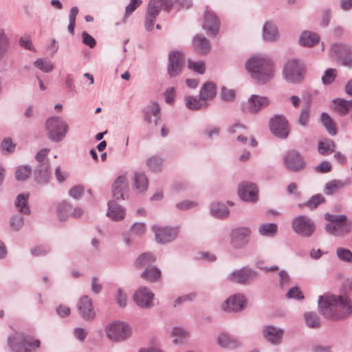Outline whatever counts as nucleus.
<instances>
[{"label": "nucleus", "instance_id": "5fc2aeb1", "mask_svg": "<svg viewBox=\"0 0 352 352\" xmlns=\"http://www.w3.org/2000/svg\"><path fill=\"white\" fill-rule=\"evenodd\" d=\"M162 160L158 156H153L146 160V165L152 171H160Z\"/></svg>", "mask_w": 352, "mask_h": 352}, {"label": "nucleus", "instance_id": "6e6552de", "mask_svg": "<svg viewBox=\"0 0 352 352\" xmlns=\"http://www.w3.org/2000/svg\"><path fill=\"white\" fill-rule=\"evenodd\" d=\"M107 336L113 341H122L129 337L131 334L130 327L120 321L113 322L106 327Z\"/></svg>", "mask_w": 352, "mask_h": 352}, {"label": "nucleus", "instance_id": "f3484780", "mask_svg": "<svg viewBox=\"0 0 352 352\" xmlns=\"http://www.w3.org/2000/svg\"><path fill=\"white\" fill-rule=\"evenodd\" d=\"M238 195L243 201L256 202L258 199V188L254 184L244 182L239 185Z\"/></svg>", "mask_w": 352, "mask_h": 352}, {"label": "nucleus", "instance_id": "1a4fd4ad", "mask_svg": "<svg viewBox=\"0 0 352 352\" xmlns=\"http://www.w3.org/2000/svg\"><path fill=\"white\" fill-rule=\"evenodd\" d=\"M283 164L288 170L294 173L302 170L306 166L302 156L295 150L289 151L285 153L283 157Z\"/></svg>", "mask_w": 352, "mask_h": 352}, {"label": "nucleus", "instance_id": "c85d7f7f", "mask_svg": "<svg viewBox=\"0 0 352 352\" xmlns=\"http://www.w3.org/2000/svg\"><path fill=\"white\" fill-rule=\"evenodd\" d=\"M263 38L265 41L274 42L278 38V32L276 25L267 21L263 27Z\"/></svg>", "mask_w": 352, "mask_h": 352}, {"label": "nucleus", "instance_id": "bf43d9fd", "mask_svg": "<svg viewBox=\"0 0 352 352\" xmlns=\"http://www.w3.org/2000/svg\"><path fill=\"white\" fill-rule=\"evenodd\" d=\"M188 67L189 69L200 74H203L205 72V65L203 61L194 62L191 60H188Z\"/></svg>", "mask_w": 352, "mask_h": 352}, {"label": "nucleus", "instance_id": "49530a36", "mask_svg": "<svg viewBox=\"0 0 352 352\" xmlns=\"http://www.w3.org/2000/svg\"><path fill=\"white\" fill-rule=\"evenodd\" d=\"M348 184H349V182L341 180H333L326 184L324 192L326 195H330L333 194L336 190L342 188Z\"/></svg>", "mask_w": 352, "mask_h": 352}, {"label": "nucleus", "instance_id": "b1692460", "mask_svg": "<svg viewBox=\"0 0 352 352\" xmlns=\"http://www.w3.org/2000/svg\"><path fill=\"white\" fill-rule=\"evenodd\" d=\"M126 215L125 208L116 203L114 200L109 201L107 216L114 221H119L124 219Z\"/></svg>", "mask_w": 352, "mask_h": 352}, {"label": "nucleus", "instance_id": "bb28decb", "mask_svg": "<svg viewBox=\"0 0 352 352\" xmlns=\"http://www.w3.org/2000/svg\"><path fill=\"white\" fill-rule=\"evenodd\" d=\"M352 108V101L336 98L332 101L331 109L341 116H345Z\"/></svg>", "mask_w": 352, "mask_h": 352}, {"label": "nucleus", "instance_id": "864d4df0", "mask_svg": "<svg viewBox=\"0 0 352 352\" xmlns=\"http://www.w3.org/2000/svg\"><path fill=\"white\" fill-rule=\"evenodd\" d=\"M78 8L76 6L72 7L70 9L69 14V23L67 27V30L71 34H74V29L76 25V17L78 14Z\"/></svg>", "mask_w": 352, "mask_h": 352}, {"label": "nucleus", "instance_id": "393cba45", "mask_svg": "<svg viewBox=\"0 0 352 352\" xmlns=\"http://www.w3.org/2000/svg\"><path fill=\"white\" fill-rule=\"evenodd\" d=\"M160 107L158 103L152 102L146 107L144 112L145 120L151 124L156 126L160 119Z\"/></svg>", "mask_w": 352, "mask_h": 352}, {"label": "nucleus", "instance_id": "a878e982", "mask_svg": "<svg viewBox=\"0 0 352 352\" xmlns=\"http://www.w3.org/2000/svg\"><path fill=\"white\" fill-rule=\"evenodd\" d=\"M51 172L50 171L49 163H43L38 164L34 170V180L40 184H47L50 178Z\"/></svg>", "mask_w": 352, "mask_h": 352}, {"label": "nucleus", "instance_id": "79ce46f5", "mask_svg": "<svg viewBox=\"0 0 352 352\" xmlns=\"http://www.w3.org/2000/svg\"><path fill=\"white\" fill-rule=\"evenodd\" d=\"M321 122L327 132L332 136L337 134L336 124L333 120L327 113H322L320 116Z\"/></svg>", "mask_w": 352, "mask_h": 352}, {"label": "nucleus", "instance_id": "e2e57ef3", "mask_svg": "<svg viewBox=\"0 0 352 352\" xmlns=\"http://www.w3.org/2000/svg\"><path fill=\"white\" fill-rule=\"evenodd\" d=\"M288 298H294L296 300L304 299V296L297 287H292L286 294Z\"/></svg>", "mask_w": 352, "mask_h": 352}, {"label": "nucleus", "instance_id": "3c124183", "mask_svg": "<svg viewBox=\"0 0 352 352\" xmlns=\"http://www.w3.org/2000/svg\"><path fill=\"white\" fill-rule=\"evenodd\" d=\"M172 335L175 338L173 339V342L175 344H181L188 336V332L182 328L175 327L173 329Z\"/></svg>", "mask_w": 352, "mask_h": 352}, {"label": "nucleus", "instance_id": "5701e85b", "mask_svg": "<svg viewBox=\"0 0 352 352\" xmlns=\"http://www.w3.org/2000/svg\"><path fill=\"white\" fill-rule=\"evenodd\" d=\"M264 338L272 344L277 345L281 343L284 334L283 329L269 325L263 327Z\"/></svg>", "mask_w": 352, "mask_h": 352}, {"label": "nucleus", "instance_id": "de8ad7c7", "mask_svg": "<svg viewBox=\"0 0 352 352\" xmlns=\"http://www.w3.org/2000/svg\"><path fill=\"white\" fill-rule=\"evenodd\" d=\"M34 65L45 73H50L54 68L52 61L46 58H38L34 61Z\"/></svg>", "mask_w": 352, "mask_h": 352}, {"label": "nucleus", "instance_id": "58836bf2", "mask_svg": "<svg viewBox=\"0 0 352 352\" xmlns=\"http://www.w3.org/2000/svg\"><path fill=\"white\" fill-rule=\"evenodd\" d=\"M258 232L263 236L274 237L277 234L278 226L274 223H263L259 226Z\"/></svg>", "mask_w": 352, "mask_h": 352}, {"label": "nucleus", "instance_id": "cd10ccee", "mask_svg": "<svg viewBox=\"0 0 352 352\" xmlns=\"http://www.w3.org/2000/svg\"><path fill=\"white\" fill-rule=\"evenodd\" d=\"M195 50L201 54H207L210 50L209 41L201 34L196 35L192 40Z\"/></svg>", "mask_w": 352, "mask_h": 352}, {"label": "nucleus", "instance_id": "2eb2a0df", "mask_svg": "<svg viewBox=\"0 0 352 352\" xmlns=\"http://www.w3.org/2000/svg\"><path fill=\"white\" fill-rule=\"evenodd\" d=\"M257 276V272L248 267H243L234 271L229 276V279L239 284H248L254 280Z\"/></svg>", "mask_w": 352, "mask_h": 352}, {"label": "nucleus", "instance_id": "a18cd8bd", "mask_svg": "<svg viewBox=\"0 0 352 352\" xmlns=\"http://www.w3.org/2000/svg\"><path fill=\"white\" fill-rule=\"evenodd\" d=\"M306 324L310 328H318L320 326V318L315 312H306L304 314Z\"/></svg>", "mask_w": 352, "mask_h": 352}, {"label": "nucleus", "instance_id": "f03ea898", "mask_svg": "<svg viewBox=\"0 0 352 352\" xmlns=\"http://www.w3.org/2000/svg\"><path fill=\"white\" fill-rule=\"evenodd\" d=\"M245 67L252 79L260 85L270 82L275 75L274 63L267 55H253L247 60Z\"/></svg>", "mask_w": 352, "mask_h": 352}, {"label": "nucleus", "instance_id": "a211bd4d", "mask_svg": "<svg viewBox=\"0 0 352 352\" xmlns=\"http://www.w3.org/2000/svg\"><path fill=\"white\" fill-rule=\"evenodd\" d=\"M245 297L242 294L232 295L222 304L223 310L229 312H238L245 308Z\"/></svg>", "mask_w": 352, "mask_h": 352}, {"label": "nucleus", "instance_id": "c9c22d12", "mask_svg": "<svg viewBox=\"0 0 352 352\" xmlns=\"http://www.w3.org/2000/svg\"><path fill=\"white\" fill-rule=\"evenodd\" d=\"M10 45V39L6 36L4 30L0 29V62L7 60Z\"/></svg>", "mask_w": 352, "mask_h": 352}, {"label": "nucleus", "instance_id": "37998d69", "mask_svg": "<svg viewBox=\"0 0 352 352\" xmlns=\"http://www.w3.org/2000/svg\"><path fill=\"white\" fill-rule=\"evenodd\" d=\"M336 144L333 140L326 139L318 142V152L322 155H327L334 151Z\"/></svg>", "mask_w": 352, "mask_h": 352}, {"label": "nucleus", "instance_id": "39448f33", "mask_svg": "<svg viewBox=\"0 0 352 352\" xmlns=\"http://www.w3.org/2000/svg\"><path fill=\"white\" fill-rule=\"evenodd\" d=\"M47 138L52 142H60L64 140L69 131V125L62 117L53 116L45 122Z\"/></svg>", "mask_w": 352, "mask_h": 352}, {"label": "nucleus", "instance_id": "7ed1b4c3", "mask_svg": "<svg viewBox=\"0 0 352 352\" xmlns=\"http://www.w3.org/2000/svg\"><path fill=\"white\" fill-rule=\"evenodd\" d=\"M324 219L329 221L325 225V231L333 236L343 237L351 233L352 220H349L345 214H332L326 213Z\"/></svg>", "mask_w": 352, "mask_h": 352}, {"label": "nucleus", "instance_id": "a19ab883", "mask_svg": "<svg viewBox=\"0 0 352 352\" xmlns=\"http://www.w3.org/2000/svg\"><path fill=\"white\" fill-rule=\"evenodd\" d=\"M349 47L343 43H334L331 45L329 50V56L337 60H340L344 56V52Z\"/></svg>", "mask_w": 352, "mask_h": 352}, {"label": "nucleus", "instance_id": "8fccbe9b", "mask_svg": "<svg viewBox=\"0 0 352 352\" xmlns=\"http://www.w3.org/2000/svg\"><path fill=\"white\" fill-rule=\"evenodd\" d=\"M324 201V198L323 196L320 194H318L316 195H314L311 197L309 200H308L307 202L300 204L299 206H307L310 209L313 210L318 207V205L323 203Z\"/></svg>", "mask_w": 352, "mask_h": 352}, {"label": "nucleus", "instance_id": "dca6fc26", "mask_svg": "<svg viewBox=\"0 0 352 352\" xmlns=\"http://www.w3.org/2000/svg\"><path fill=\"white\" fill-rule=\"evenodd\" d=\"M184 64V56L180 52H172L169 54L168 73L170 77L179 75Z\"/></svg>", "mask_w": 352, "mask_h": 352}, {"label": "nucleus", "instance_id": "9b49d317", "mask_svg": "<svg viewBox=\"0 0 352 352\" xmlns=\"http://www.w3.org/2000/svg\"><path fill=\"white\" fill-rule=\"evenodd\" d=\"M270 127L272 133L279 138L285 139L289 133L288 122L281 116H275L270 122Z\"/></svg>", "mask_w": 352, "mask_h": 352}, {"label": "nucleus", "instance_id": "20e7f679", "mask_svg": "<svg viewBox=\"0 0 352 352\" xmlns=\"http://www.w3.org/2000/svg\"><path fill=\"white\" fill-rule=\"evenodd\" d=\"M8 345L12 352H35L41 342L30 336L16 332L8 336Z\"/></svg>", "mask_w": 352, "mask_h": 352}, {"label": "nucleus", "instance_id": "09e8293b", "mask_svg": "<svg viewBox=\"0 0 352 352\" xmlns=\"http://www.w3.org/2000/svg\"><path fill=\"white\" fill-rule=\"evenodd\" d=\"M32 173L30 166H22L17 168L15 172V177L17 181L23 182L26 180Z\"/></svg>", "mask_w": 352, "mask_h": 352}, {"label": "nucleus", "instance_id": "9d476101", "mask_svg": "<svg viewBox=\"0 0 352 352\" xmlns=\"http://www.w3.org/2000/svg\"><path fill=\"white\" fill-rule=\"evenodd\" d=\"M251 231L247 227H240L233 229L230 234V245L234 249H242L248 245Z\"/></svg>", "mask_w": 352, "mask_h": 352}, {"label": "nucleus", "instance_id": "774afa93", "mask_svg": "<svg viewBox=\"0 0 352 352\" xmlns=\"http://www.w3.org/2000/svg\"><path fill=\"white\" fill-rule=\"evenodd\" d=\"M82 43L90 48H93L96 44L95 38L85 31L82 33Z\"/></svg>", "mask_w": 352, "mask_h": 352}, {"label": "nucleus", "instance_id": "6e6d98bb", "mask_svg": "<svg viewBox=\"0 0 352 352\" xmlns=\"http://www.w3.org/2000/svg\"><path fill=\"white\" fill-rule=\"evenodd\" d=\"M15 149V144L12 142L11 138H6L1 144V150L3 154H10L13 153Z\"/></svg>", "mask_w": 352, "mask_h": 352}, {"label": "nucleus", "instance_id": "0eeeda50", "mask_svg": "<svg viewBox=\"0 0 352 352\" xmlns=\"http://www.w3.org/2000/svg\"><path fill=\"white\" fill-rule=\"evenodd\" d=\"M292 228L303 238L311 237L316 231V224L312 219L306 215H298L292 221Z\"/></svg>", "mask_w": 352, "mask_h": 352}, {"label": "nucleus", "instance_id": "aec40b11", "mask_svg": "<svg viewBox=\"0 0 352 352\" xmlns=\"http://www.w3.org/2000/svg\"><path fill=\"white\" fill-rule=\"evenodd\" d=\"M162 8L159 1L156 0L149 1L144 22V26L147 31L153 30L155 19Z\"/></svg>", "mask_w": 352, "mask_h": 352}, {"label": "nucleus", "instance_id": "ddd939ff", "mask_svg": "<svg viewBox=\"0 0 352 352\" xmlns=\"http://www.w3.org/2000/svg\"><path fill=\"white\" fill-rule=\"evenodd\" d=\"M77 309L80 317L86 321H92L96 318L92 300L87 295L82 296L77 302Z\"/></svg>", "mask_w": 352, "mask_h": 352}, {"label": "nucleus", "instance_id": "603ef678", "mask_svg": "<svg viewBox=\"0 0 352 352\" xmlns=\"http://www.w3.org/2000/svg\"><path fill=\"white\" fill-rule=\"evenodd\" d=\"M336 255L338 258L344 262H352V252L344 248H338L336 250Z\"/></svg>", "mask_w": 352, "mask_h": 352}, {"label": "nucleus", "instance_id": "e433bc0d", "mask_svg": "<svg viewBox=\"0 0 352 352\" xmlns=\"http://www.w3.org/2000/svg\"><path fill=\"white\" fill-rule=\"evenodd\" d=\"M210 213L214 217L223 219L228 217L230 211L225 204L214 202L210 205Z\"/></svg>", "mask_w": 352, "mask_h": 352}, {"label": "nucleus", "instance_id": "423d86ee", "mask_svg": "<svg viewBox=\"0 0 352 352\" xmlns=\"http://www.w3.org/2000/svg\"><path fill=\"white\" fill-rule=\"evenodd\" d=\"M283 76L284 79L292 84H298L303 81L306 74V67L300 60H288L283 66Z\"/></svg>", "mask_w": 352, "mask_h": 352}, {"label": "nucleus", "instance_id": "4d7b16f0", "mask_svg": "<svg viewBox=\"0 0 352 352\" xmlns=\"http://www.w3.org/2000/svg\"><path fill=\"white\" fill-rule=\"evenodd\" d=\"M24 219L21 214L13 215L10 219V227L14 231H19L23 226Z\"/></svg>", "mask_w": 352, "mask_h": 352}, {"label": "nucleus", "instance_id": "c03bdc74", "mask_svg": "<svg viewBox=\"0 0 352 352\" xmlns=\"http://www.w3.org/2000/svg\"><path fill=\"white\" fill-rule=\"evenodd\" d=\"M72 206L66 201H61L57 209L58 215L60 220H65L69 216L71 215Z\"/></svg>", "mask_w": 352, "mask_h": 352}, {"label": "nucleus", "instance_id": "4c0bfd02", "mask_svg": "<svg viewBox=\"0 0 352 352\" xmlns=\"http://www.w3.org/2000/svg\"><path fill=\"white\" fill-rule=\"evenodd\" d=\"M141 277L150 282H155L161 277V271L156 266L147 267L141 274Z\"/></svg>", "mask_w": 352, "mask_h": 352}, {"label": "nucleus", "instance_id": "052dcab7", "mask_svg": "<svg viewBox=\"0 0 352 352\" xmlns=\"http://www.w3.org/2000/svg\"><path fill=\"white\" fill-rule=\"evenodd\" d=\"M221 98L223 101H233L235 98V91L223 87L221 91Z\"/></svg>", "mask_w": 352, "mask_h": 352}, {"label": "nucleus", "instance_id": "4468645a", "mask_svg": "<svg viewBox=\"0 0 352 352\" xmlns=\"http://www.w3.org/2000/svg\"><path fill=\"white\" fill-rule=\"evenodd\" d=\"M153 231L158 243H166L175 239L178 235V228L153 226Z\"/></svg>", "mask_w": 352, "mask_h": 352}, {"label": "nucleus", "instance_id": "f8f14e48", "mask_svg": "<svg viewBox=\"0 0 352 352\" xmlns=\"http://www.w3.org/2000/svg\"><path fill=\"white\" fill-rule=\"evenodd\" d=\"M270 102L268 98L253 94L248 98L247 102L243 104L242 110L247 113H256L268 106Z\"/></svg>", "mask_w": 352, "mask_h": 352}, {"label": "nucleus", "instance_id": "ea45409f", "mask_svg": "<svg viewBox=\"0 0 352 352\" xmlns=\"http://www.w3.org/2000/svg\"><path fill=\"white\" fill-rule=\"evenodd\" d=\"M156 260L155 256L150 252H145L140 254L135 261V265L138 267H151Z\"/></svg>", "mask_w": 352, "mask_h": 352}, {"label": "nucleus", "instance_id": "f257e3e1", "mask_svg": "<svg viewBox=\"0 0 352 352\" xmlns=\"http://www.w3.org/2000/svg\"><path fill=\"white\" fill-rule=\"evenodd\" d=\"M318 303L320 313L328 319L340 320L352 314V305L346 296H320Z\"/></svg>", "mask_w": 352, "mask_h": 352}, {"label": "nucleus", "instance_id": "6ab92c4d", "mask_svg": "<svg viewBox=\"0 0 352 352\" xmlns=\"http://www.w3.org/2000/svg\"><path fill=\"white\" fill-rule=\"evenodd\" d=\"M154 294L146 287H140L133 294V300L137 305L142 308H151Z\"/></svg>", "mask_w": 352, "mask_h": 352}, {"label": "nucleus", "instance_id": "f704fd0d", "mask_svg": "<svg viewBox=\"0 0 352 352\" xmlns=\"http://www.w3.org/2000/svg\"><path fill=\"white\" fill-rule=\"evenodd\" d=\"M185 102L186 107L190 110H199L204 109L208 106L207 102H205L204 99H201L200 96L197 98L186 96L185 97Z\"/></svg>", "mask_w": 352, "mask_h": 352}, {"label": "nucleus", "instance_id": "680f3d73", "mask_svg": "<svg viewBox=\"0 0 352 352\" xmlns=\"http://www.w3.org/2000/svg\"><path fill=\"white\" fill-rule=\"evenodd\" d=\"M346 51L339 61L346 67H352V49L348 47Z\"/></svg>", "mask_w": 352, "mask_h": 352}, {"label": "nucleus", "instance_id": "13d9d810", "mask_svg": "<svg viewBox=\"0 0 352 352\" xmlns=\"http://www.w3.org/2000/svg\"><path fill=\"white\" fill-rule=\"evenodd\" d=\"M336 76V69H328L322 77V81L324 85H328L332 83Z\"/></svg>", "mask_w": 352, "mask_h": 352}, {"label": "nucleus", "instance_id": "7c9ffc66", "mask_svg": "<svg viewBox=\"0 0 352 352\" xmlns=\"http://www.w3.org/2000/svg\"><path fill=\"white\" fill-rule=\"evenodd\" d=\"M134 187L136 192L142 193L147 190L148 179L143 171H137L133 175Z\"/></svg>", "mask_w": 352, "mask_h": 352}, {"label": "nucleus", "instance_id": "72a5a7b5", "mask_svg": "<svg viewBox=\"0 0 352 352\" xmlns=\"http://www.w3.org/2000/svg\"><path fill=\"white\" fill-rule=\"evenodd\" d=\"M217 94V87L214 83L212 82H206L201 88L199 95L201 99L205 102L207 100L212 99L215 97Z\"/></svg>", "mask_w": 352, "mask_h": 352}, {"label": "nucleus", "instance_id": "2f4dec72", "mask_svg": "<svg viewBox=\"0 0 352 352\" xmlns=\"http://www.w3.org/2000/svg\"><path fill=\"white\" fill-rule=\"evenodd\" d=\"M320 41V36L317 33L306 31L304 32L299 38V43L305 47H312Z\"/></svg>", "mask_w": 352, "mask_h": 352}, {"label": "nucleus", "instance_id": "412c9836", "mask_svg": "<svg viewBox=\"0 0 352 352\" xmlns=\"http://www.w3.org/2000/svg\"><path fill=\"white\" fill-rule=\"evenodd\" d=\"M129 187L125 175H119L112 186V195L117 200L124 199L127 195Z\"/></svg>", "mask_w": 352, "mask_h": 352}, {"label": "nucleus", "instance_id": "69168bd1", "mask_svg": "<svg viewBox=\"0 0 352 352\" xmlns=\"http://www.w3.org/2000/svg\"><path fill=\"white\" fill-rule=\"evenodd\" d=\"M116 301L118 305L121 307H125L126 306L127 298L126 295L123 292L122 289L119 288L117 290V294L116 296Z\"/></svg>", "mask_w": 352, "mask_h": 352}, {"label": "nucleus", "instance_id": "c756f323", "mask_svg": "<svg viewBox=\"0 0 352 352\" xmlns=\"http://www.w3.org/2000/svg\"><path fill=\"white\" fill-rule=\"evenodd\" d=\"M217 344L222 348L235 349L241 345V343L228 333H221L217 337Z\"/></svg>", "mask_w": 352, "mask_h": 352}, {"label": "nucleus", "instance_id": "338daca9", "mask_svg": "<svg viewBox=\"0 0 352 352\" xmlns=\"http://www.w3.org/2000/svg\"><path fill=\"white\" fill-rule=\"evenodd\" d=\"M131 231L136 235H142L146 231V224L144 223H134L131 228Z\"/></svg>", "mask_w": 352, "mask_h": 352}, {"label": "nucleus", "instance_id": "0e129e2a", "mask_svg": "<svg viewBox=\"0 0 352 352\" xmlns=\"http://www.w3.org/2000/svg\"><path fill=\"white\" fill-rule=\"evenodd\" d=\"M279 275V285L281 288L288 286L290 282V277L287 272L285 270H280Z\"/></svg>", "mask_w": 352, "mask_h": 352}, {"label": "nucleus", "instance_id": "473e14b6", "mask_svg": "<svg viewBox=\"0 0 352 352\" xmlns=\"http://www.w3.org/2000/svg\"><path fill=\"white\" fill-rule=\"evenodd\" d=\"M29 194H20L15 200L14 206L19 212L23 214H29L30 209L28 205Z\"/></svg>", "mask_w": 352, "mask_h": 352}, {"label": "nucleus", "instance_id": "4be33fe9", "mask_svg": "<svg viewBox=\"0 0 352 352\" xmlns=\"http://www.w3.org/2000/svg\"><path fill=\"white\" fill-rule=\"evenodd\" d=\"M219 21L214 12L207 9L204 16L203 28L212 35H216L219 30Z\"/></svg>", "mask_w": 352, "mask_h": 352}]
</instances>
